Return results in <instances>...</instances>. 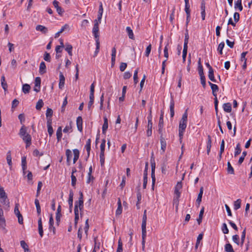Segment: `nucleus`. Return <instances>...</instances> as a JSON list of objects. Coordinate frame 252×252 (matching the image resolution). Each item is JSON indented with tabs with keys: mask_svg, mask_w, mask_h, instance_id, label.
Returning <instances> with one entry per match:
<instances>
[{
	"mask_svg": "<svg viewBox=\"0 0 252 252\" xmlns=\"http://www.w3.org/2000/svg\"><path fill=\"white\" fill-rule=\"evenodd\" d=\"M201 83L204 88L206 87V79L204 75L200 76Z\"/></svg>",
	"mask_w": 252,
	"mask_h": 252,
	"instance_id": "60",
	"label": "nucleus"
},
{
	"mask_svg": "<svg viewBox=\"0 0 252 252\" xmlns=\"http://www.w3.org/2000/svg\"><path fill=\"white\" fill-rule=\"evenodd\" d=\"M227 172L228 174H234V170L232 166H231L230 162L229 161L227 162Z\"/></svg>",
	"mask_w": 252,
	"mask_h": 252,
	"instance_id": "33",
	"label": "nucleus"
},
{
	"mask_svg": "<svg viewBox=\"0 0 252 252\" xmlns=\"http://www.w3.org/2000/svg\"><path fill=\"white\" fill-rule=\"evenodd\" d=\"M163 125V119H159L158 124V131L160 135H163L162 132Z\"/></svg>",
	"mask_w": 252,
	"mask_h": 252,
	"instance_id": "14",
	"label": "nucleus"
},
{
	"mask_svg": "<svg viewBox=\"0 0 252 252\" xmlns=\"http://www.w3.org/2000/svg\"><path fill=\"white\" fill-rule=\"evenodd\" d=\"M75 203L78 204V206L79 207V210L81 212L83 209L84 208V201H83V194L81 191L79 192V197L78 200L76 201Z\"/></svg>",
	"mask_w": 252,
	"mask_h": 252,
	"instance_id": "4",
	"label": "nucleus"
},
{
	"mask_svg": "<svg viewBox=\"0 0 252 252\" xmlns=\"http://www.w3.org/2000/svg\"><path fill=\"white\" fill-rule=\"evenodd\" d=\"M65 154L67 158V162L68 163V164L69 165V161L71 158L72 157L71 151L69 149H67L66 150Z\"/></svg>",
	"mask_w": 252,
	"mask_h": 252,
	"instance_id": "41",
	"label": "nucleus"
},
{
	"mask_svg": "<svg viewBox=\"0 0 252 252\" xmlns=\"http://www.w3.org/2000/svg\"><path fill=\"white\" fill-rule=\"evenodd\" d=\"M47 126L48 128V132L50 136L52 135L54 132L53 127L52 126V120L47 121Z\"/></svg>",
	"mask_w": 252,
	"mask_h": 252,
	"instance_id": "13",
	"label": "nucleus"
},
{
	"mask_svg": "<svg viewBox=\"0 0 252 252\" xmlns=\"http://www.w3.org/2000/svg\"><path fill=\"white\" fill-rule=\"evenodd\" d=\"M22 139L26 143V148L31 145L32 138L29 134H27L26 135L22 136Z\"/></svg>",
	"mask_w": 252,
	"mask_h": 252,
	"instance_id": "10",
	"label": "nucleus"
},
{
	"mask_svg": "<svg viewBox=\"0 0 252 252\" xmlns=\"http://www.w3.org/2000/svg\"><path fill=\"white\" fill-rule=\"evenodd\" d=\"M44 60L48 62H50L51 61V56L49 53L47 52H45L44 55Z\"/></svg>",
	"mask_w": 252,
	"mask_h": 252,
	"instance_id": "54",
	"label": "nucleus"
},
{
	"mask_svg": "<svg viewBox=\"0 0 252 252\" xmlns=\"http://www.w3.org/2000/svg\"><path fill=\"white\" fill-rule=\"evenodd\" d=\"M1 84L3 90L6 91L7 89V84L5 81V77L4 75L1 77Z\"/></svg>",
	"mask_w": 252,
	"mask_h": 252,
	"instance_id": "29",
	"label": "nucleus"
},
{
	"mask_svg": "<svg viewBox=\"0 0 252 252\" xmlns=\"http://www.w3.org/2000/svg\"><path fill=\"white\" fill-rule=\"evenodd\" d=\"M160 142L161 144V150H162L161 154H163L166 148V142L163 137V135L160 136Z\"/></svg>",
	"mask_w": 252,
	"mask_h": 252,
	"instance_id": "9",
	"label": "nucleus"
},
{
	"mask_svg": "<svg viewBox=\"0 0 252 252\" xmlns=\"http://www.w3.org/2000/svg\"><path fill=\"white\" fill-rule=\"evenodd\" d=\"M41 79L39 77H37L35 79L34 81V91L36 92H39L40 89Z\"/></svg>",
	"mask_w": 252,
	"mask_h": 252,
	"instance_id": "8",
	"label": "nucleus"
},
{
	"mask_svg": "<svg viewBox=\"0 0 252 252\" xmlns=\"http://www.w3.org/2000/svg\"><path fill=\"white\" fill-rule=\"evenodd\" d=\"M27 134V133L26 132V127H25L24 126H22L20 130V135H21V137H22L24 135H26Z\"/></svg>",
	"mask_w": 252,
	"mask_h": 252,
	"instance_id": "58",
	"label": "nucleus"
},
{
	"mask_svg": "<svg viewBox=\"0 0 252 252\" xmlns=\"http://www.w3.org/2000/svg\"><path fill=\"white\" fill-rule=\"evenodd\" d=\"M246 228H245L242 233L241 238V246H242L244 244L245 237H246Z\"/></svg>",
	"mask_w": 252,
	"mask_h": 252,
	"instance_id": "49",
	"label": "nucleus"
},
{
	"mask_svg": "<svg viewBox=\"0 0 252 252\" xmlns=\"http://www.w3.org/2000/svg\"><path fill=\"white\" fill-rule=\"evenodd\" d=\"M46 65L44 62H42L39 66V73L41 74H43L46 72Z\"/></svg>",
	"mask_w": 252,
	"mask_h": 252,
	"instance_id": "23",
	"label": "nucleus"
},
{
	"mask_svg": "<svg viewBox=\"0 0 252 252\" xmlns=\"http://www.w3.org/2000/svg\"><path fill=\"white\" fill-rule=\"evenodd\" d=\"M234 8L238 9L240 11H242L243 6L242 4V0H237L235 2Z\"/></svg>",
	"mask_w": 252,
	"mask_h": 252,
	"instance_id": "21",
	"label": "nucleus"
},
{
	"mask_svg": "<svg viewBox=\"0 0 252 252\" xmlns=\"http://www.w3.org/2000/svg\"><path fill=\"white\" fill-rule=\"evenodd\" d=\"M146 237V232H142V250H144L145 245V239Z\"/></svg>",
	"mask_w": 252,
	"mask_h": 252,
	"instance_id": "46",
	"label": "nucleus"
},
{
	"mask_svg": "<svg viewBox=\"0 0 252 252\" xmlns=\"http://www.w3.org/2000/svg\"><path fill=\"white\" fill-rule=\"evenodd\" d=\"M151 48H152L151 44L149 45L147 47L146 51H145V56L147 57H148L149 56V55H150L151 51Z\"/></svg>",
	"mask_w": 252,
	"mask_h": 252,
	"instance_id": "55",
	"label": "nucleus"
},
{
	"mask_svg": "<svg viewBox=\"0 0 252 252\" xmlns=\"http://www.w3.org/2000/svg\"><path fill=\"white\" fill-rule=\"evenodd\" d=\"M57 139L58 141H60L62 137V128L61 126H59L56 132Z\"/></svg>",
	"mask_w": 252,
	"mask_h": 252,
	"instance_id": "25",
	"label": "nucleus"
},
{
	"mask_svg": "<svg viewBox=\"0 0 252 252\" xmlns=\"http://www.w3.org/2000/svg\"><path fill=\"white\" fill-rule=\"evenodd\" d=\"M170 111L171 117L172 118L174 116V101L172 97L170 103Z\"/></svg>",
	"mask_w": 252,
	"mask_h": 252,
	"instance_id": "17",
	"label": "nucleus"
},
{
	"mask_svg": "<svg viewBox=\"0 0 252 252\" xmlns=\"http://www.w3.org/2000/svg\"><path fill=\"white\" fill-rule=\"evenodd\" d=\"M73 191L72 189L69 190V198L68 200V205H69V212L71 213L72 212V209L73 207Z\"/></svg>",
	"mask_w": 252,
	"mask_h": 252,
	"instance_id": "5",
	"label": "nucleus"
},
{
	"mask_svg": "<svg viewBox=\"0 0 252 252\" xmlns=\"http://www.w3.org/2000/svg\"><path fill=\"white\" fill-rule=\"evenodd\" d=\"M126 32L128 34V37L130 39H134V34L133 33L132 30L129 27H127L126 28Z\"/></svg>",
	"mask_w": 252,
	"mask_h": 252,
	"instance_id": "36",
	"label": "nucleus"
},
{
	"mask_svg": "<svg viewBox=\"0 0 252 252\" xmlns=\"http://www.w3.org/2000/svg\"><path fill=\"white\" fill-rule=\"evenodd\" d=\"M6 159L8 164L10 166H12V158L10 155V152H8L7 154Z\"/></svg>",
	"mask_w": 252,
	"mask_h": 252,
	"instance_id": "50",
	"label": "nucleus"
},
{
	"mask_svg": "<svg viewBox=\"0 0 252 252\" xmlns=\"http://www.w3.org/2000/svg\"><path fill=\"white\" fill-rule=\"evenodd\" d=\"M223 109L226 112L229 113L231 111V104L229 102L224 103Z\"/></svg>",
	"mask_w": 252,
	"mask_h": 252,
	"instance_id": "20",
	"label": "nucleus"
},
{
	"mask_svg": "<svg viewBox=\"0 0 252 252\" xmlns=\"http://www.w3.org/2000/svg\"><path fill=\"white\" fill-rule=\"evenodd\" d=\"M123 252V243L121 240L120 239L118 241V246L117 250V252Z\"/></svg>",
	"mask_w": 252,
	"mask_h": 252,
	"instance_id": "53",
	"label": "nucleus"
},
{
	"mask_svg": "<svg viewBox=\"0 0 252 252\" xmlns=\"http://www.w3.org/2000/svg\"><path fill=\"white\" fill-rule=\"evenodd\" d=\"M232 240L233 242L237 245H239V237L238 235H234L232 236Z\"/></svg>",
	"mask_w": 252,
	"mask_h": 252,
	"instance_id": "56",
	"label": "nucleus"
},
{
	"mask_svg": "<svg viewBox=\"0 0 252 252\" xmlns=\"http://www.w3.org/2000/svg\"><path fill=\"white\" fill-rule=\"evenodd\" d=\"M214 103H215V111H216V115H217V117H219L218 116V103H219V101H218V98H217V97H216V98H214Z\"/></svg>",
	"mask_w": 252,
	"mask_h": 252,
	"instance_id": "51",
	"label": "nucleus"
},
{
	"mask_svg": "<svg viewBox=\"0 0 252 252\" xmlns=\"http://www.w3.org/2000/svg\"><path fill=\"white\" fill-rule=\"evenodd\" d=\"M211 89L212 91V94L215 96V98H216V97H217V92H218L219 90V87L217 85L214 84V85H212Z\"/></svg>",
	"mask_w": 252,
	"mask_h": 252,
	"instance_id": "35",
	"label": "nucleus"
},
{
	"mask_svg": "<svg viewBox=\"0 0 252 252\" xmlns=\"http://www.w3.org/2000/svg\"><path fill=\"white\" fill-rule=\"evenodd\" d=\"M222 231L224 234H228L229 232L228 229L227 227L226 223H224L222 226Z\"/></svg>",
	"mask_w": 252,
	"mask_h": 252,
	"instance_id": "59",
	"label": "nucleus"
},
{
	"mask_svg": "<svg viewBox=\"0 0 252 252\" xmlns=\"http://www.w3.org/2000/svg\"><path fill=\"white\" fill-rule=\"evenodd\" d=\"M5 226V220L4 217L0 218V226L3 228H4Z\"/></svg>",
	"mask_w": 252,
	"mask_h": 252,
	"instance_id": "61",
	"label": "nucleus"
},
{
	"mask_svg": "<svg viewBox=\"0 0 252 252\" xmlns=\"http://www.w3.org/2000/svg\"><path fill=\"white\" fill-rule=\"evenodd\" d=\"M65 50L68 52L69 56H71L72 55V46L71 45L69 44H66Z\"/></svg>",
	"mask_w": 252,
	"mask_h": 252,
	"instance_id": "43",
	"label": "nucleus"
},
{
	"mask_svg": "<svg viewBox=\"0 0 252 252\" xmlns=\"http://www.w3.org/2000/svg\"><path fill=\"white\" fill-rule=\"evenodd\" d=\"M224 249L226 252H235L232 245L229 243L226 244L225 245Z\"/></svg>",
	"mask_w": 252,
	"mask_h": 252,
	"instance_id": "38",
	"label": "nucleus"
},
{
	"mask_svg": "<svg viewBox=\"0 0 252 252\" xmlns=\"http://www.w3.org/2000/svg\"><path fill=\"white\" fill-rule=\"evenodd\" d=\"M247 154V153L246 151H244L243 152L242 156L239 158V159L238 160L239 164H241L242 163V162L244 161V160Z\"/></svg>",
	"mask_w": 252,
	"mask_h": 252,
	"instance_id": "47",
	"label": "nucleus"
},
{
	"mask_svg": "<svg viewBox=\"0 0 252 252\" xmlns=\"http://www.w3.org/2000/svg\"><path fill=\"white\" fill-rule=\"evenodd\" d=\"M59 78L60 81L59 84V87L60 89H62L64 85L65 78L63 76V74L61 72H60V73Z\"/></svg>",
	"mask_w": 252,
	"mask_h": 252,
	"instance_id": "11",
	"label": "nucleus"
},
{
	"mask_svg": "<svg viewBox=\"0 0 252 252\" xmlns=\"http://www.w3.org/2000/svg\"><path fill=\"white\" fill-rule=\"evenodd\" d=\"M241 152V149L240 147V144L238 143L235 149L234 156L236 157L239 155Z\"/></svg>",
	"mask_w": 252,
	"mask_h": 252,
	"instance_id": "40",
	"label": "nucleus"
},
{
	"mask_svg": "<svg viewBox=\"0 0 252 252\" xmlns=\"http://www.w3.org/2000/svg\"><path fill=\"white\" fill-rule=\"evenodd\" d=\"M94 24L93 29V33L95 38V40L99 39V24L97 20H95Z\"/></svg>",
	"mask_w": 252,
	"mask_h": 252,
	"instance_id": "3",
	"label": "nucleus"
},
{
	"mask_svg": "<svg viewBox=\"0 0 252 252\" xmlns=\"http://www.w3.org/2000/svg\"><path fill=\"white\" fill-rule=\"evenodd\" d=\"M53 110L52 109L48 108L46 110V116L47 118V121H48L49 120H52L51 117L53 115Z\"/></svg>",
	"mask_w": 252,
	"mask_h": 252,
	"instance_id": "28",
	"label": "nucleus"
},
{
	"mask_svg": "<svg viewBox=\"0 0 252 252\" xmlns=\"http://www.w3.org/2000/svg\"><path fill=\"white\" fill-rule=\"evenodd\" d=\"M73 152L74 154L73 163H75L79 158V151L78 149H74Z\"/></svg>",
	"mask_w": 252,
	"mask_h": 252,
	"instance_id": "32",
	"label": "nucleus"
},
{
	"mask_svg": "<svg viewBox=\"0 0 252 252\" xmlns=\"http://www.w3.org/2000/svg\"><path fill=\"white\" fill-rule=\"evenodd\" d=\"M83 120L81 116H79L77 118L76 120V125L77 126L78 130L81 132L83 129Z\"/></svg>",
	"mask_w": 252,
	"mask_h": 252,
	"instance_id": "12",
	"label": "nucleus"
},
{
	"mask_svg": "<svg viewBox=\"0 0 252 252\" xmlns=\"http://www.w3.org/2000/svg\"><path fill=\"white\" fill-rule=\"evenodd\" d=\"M7 196L2 187L0 186V199L7 198Z\"/></svg>",
	"mask_w": 252,
	"mask_h": 252,
	"instance_id": "42",
	"label": "nucleus"
},
{
	"mask_svg": "<svg viewBox=\"0 0 252 252\" xmlns=\"http://www.w3.org/2000/svg\"><path fill=\"white\" fill-rule=\"evenodd\" d=\"M208 77L210 80L212 82H216L217 80L215 78L214 74V70L212 69L211 70H209L208 72Z\"/></svg>",
	"mask_w": 252,
	"mask_h": 252,
	"instance_id": "34",
	"label": "nucleus"
},
{
	"mask_svg": "<svg viewBox=\"0 0 252 252\" xmlns=\"http://www.w3.org/2000/svg\"><path fill=\"white\" fill-rule=\"evenodd\" d=\"M247 52H244L241 55V62H247V58L246 56L247 54Z\"/></svg>",
	"mask_w": 252,
	"mask_h": 252,
	"instance_id": "63",
	"label": "nucleus"
},
{
	"mask_svg": "<svg viewBox=\"0 0 252 252\" xmlns=\"http://www.w3.org/2000/svg\"><path fill=\"white\" fill-rule=\"evenodd\" d=\"M188 121V109H186L182 116V118L179 122V135L180 139L183 138L184 132L187 127Z\"/></svg>",
	"mask_w": 252,
	"mask_h": 252,
	"instance_id": "1",
	"label": "nucleus"
},
{
	"mask_svg": "<svg viewBox=\"0 0 252 252\" xmlns=\"http://www.w3.org/2000/svg\"><path fill=\"white\" fill-rule=\"evenodd\" d=\"M155 170V163L152 164L151 177H152V182H153L154 183L156 182Z\"/></svg>",
	"mask_w": 252,
	"mask_h": 252,
	"instance_id": "37",
	"label": "nucleus"
},
{
	"mask_svg": "<svg viewBox=\"0 0 252 252\" xmlns=\"http://www.w3.org/2000/svg\"><path fill=\"white\" fill-rule=\"evenodd\" d=\"M122 206L121 204V201L120 198H118V208L116 211V215H119L122 214Z\"/></svg>",
	"mask_w": 252,
	"mask_h": 252,
	"instance_id": "18",
	"label": "nucleus"
},
{
	"mask_svg": "<svg viewBox=\"0 0 252 252\" xmlns=\"http://www.w3.org/2000/svg\"><path fill=\"white\" fill-rule=\"evenodd\" d=\"M30 90L31 86H30V85L28 84H25L23 85L22 91L24 94H28L30 92Z\"/></svg>",
	"mask_w": 252,
	"mask_h": 252,
	"instance_id": "27",
	"label": "nucleus"
},
{
	"mask_svg": "<svg viewBox=\"0 0 252 252\" xmlns=\"http://www.w3.org/2000/svg\"><path fill=\"white\" fill-rule=\"evenodd\" d=\"M146 222H147V215H146V210H145L144 212V214L142 218V232H146Z\"/></svg>",
	"mask_w": 252,
	"mask_h": 252,
	"instance_id": "7",
	"label": "nucleus"
},
{
	"mask_svg": "<svg viewBox=\"0 0 252 252\" xmlns=\"http://www.w3.org/2000/svg\"><path fill=\"white\" fill-rule=\"evenodd\" d=\"M224 47V42H221L220 43L218 47V51L220 55L222 54V50Z\"/></svg>",
	"mask_w": 252,
	"mask_h": 252,
	"instance_id": "48",
	"label": "nucleus"
},
{
	"mask_svg": "<svg viewBox=\"0 0 252 252\" xmlns=\"http://www.w3.org/2000/svg\"><path fill=\"white\" fill-rule=\"evenodd\" d=\"M106 140L103 139L100 144V153L99 155L100 162L101 166H103L105 162L104 151L105 148Z\"/></svg>",
	"mask_w": 252,
	"mask_h": 252,
	"instance_id": "2",
	"label": "nucleus"
},
{
	"mask_svg": "<svg viewBox=\"0 0 252 252\" xmlns=\"http://www.w3.org/2000/svg\"><path fill=\"white\" fill-rule=\"evenodd\" d=\"M116 49L115 47H114L112 49V54H111V64L112 66H113L115 63V59H116Z\"/></svg>",
	"mask_w": 252,
	"mask_h": 252,
	"instance_id": "16",
	"label": "nucleus"
},
{
	"mask_svg": "<svg viewBox=\"0 0 252 252\" xmlns=\"http://www.w3.org/2000/svg\"><path fill=\"white\" fill-rule=\"evenodd\" d=\"M153 123H148L146 134L148 137L151 136L152 134Z\"/></svg>",
	"mask_w": 252,
	"mask_h": 252,
	"instance_id": "24",
	"label": "nucleus"
},
{
	"mask_svg": "<svg viewBox=\"0 0 252 252\" xmlns=\"http://www.w3.org/2000/svg\"><path fill=\"white\" fill-rule=\"evenodd\" d=\"M20 245L21 247L24 250V251L27 249H29L28 245L24 240L20 241Z\"/></svg>",
	"mask_w": 252,
	"mask_h": 252,
	"instance_id": "57",
	"label": "nucleus"
},
{
	"mask_svg": "<svg viewBox=\"0 0 252 252\" xmlns=\"http://www.w3.org/2000/svg\"><path fill=\"white\" fill-rule=\"evenodd\" d=\"M22 166L23 173L25 174L26 172V170L27 169V162L26 157H23L22 158Z\"/></svg>",
	"mask_w": 252,
	"mask_h": 252,
	"instance_id": "26",
	"label": "nucleus"
},
{
	"mask_svg": "<svg viewBox=\"0 0 252 252\" xmlns=\"http://www.w3.org/2000/svg\"><path fill=\"white\" fill-rule=\"evenodd\" d=\"M204 212V207H202V208H201V210L200 211V213H199V217L197 219V222H198V224H200L201 223V222H202V218H203V215Z\"/></svg>",
	"mask_w": 252,
	"mask_h": 252,
	"instance_id": "30",
	"label": "nucleus"
},
{
	"mask_svg": "<svg viewBox=\"0 0 252 252\" xmlns=\"http://www.w3.org/2000/svg\"><path fill=\"white\" fill-rule=\"evenodd\" d=\"M91 140L90 139H88V140L86 142V144L85 145V148L87 152L88 157H89V156H90V151L91 149Z\"/></svg>",
	"mask_w": 252,
	"mask_h": 252,
	"instance_id": "31",
	"label": "nucleus"
},
{
	"mask_svg": "<svg viewBox=\"0 0 252 252\" xmlns=\"http://www.w3.org/2000/svg\"><path fill=\"white\" fill-rule=\"evenodd\" d=\"M127 67V64L125 63H122L120 66V70L121 71H124Z\"/></svg>",
	"mask_w": 252,
	"mask_h": 252,
	"instance_id": "64",
	"label": "nucleus"
},
{
	"mask_svg": "<svg viewBox=\"0 0 252 252\" xmlns=\"http://www.w3.org/2000/svg\"><path fill=\"white\" fill-rule=\"evenodd\" d=\"M108 120L106 117L104 118V123L102 127V131L103 134H105L106 131L108 128Z\"/></svg>",
	"mask_w": 252,
	"mask_h": 252,
	"instance_id": "19",
	"label": "nucleus"
},
{
	"mask_svg": "<svg viewBox=\"0 0 252 252\" xmlns=\"http://www.w3.org/2000/svg\"><path fill=\"white\" fill-rule=\"evenodd\" d=\"M90 101L88 103V108L90 109L94 101V95L90 94Z\"/></svg>",
	"mask_w": 252,
	"mask_h": 252,
	"instance_id": "52",
	"label": "nucleus"
},
{
	"mask_svg": "<svg viewBox=\"0 0 252 252\" xmlns=\"http://www.w3.org/2000/svg\"><path fill=\"white\" fill-rule=\"evenodd\" d=\"M95 42H96V49H95V51L94 53V56H96L97 55L98 53L99 52V47H100L99 40V39L96 40Z\"/></svg>",
	"mask_w": 252,
	"mask_h": 252,
	"instance_id": "45",
	"label": "nucleus"
},
{
	"mask_svg": "<svg viewBox=\"0 0 252 252\" xmlns=\"http://www.w3.org/2000/svg\"><path fill=\"white\" fill-rule=\"evenodd\" d=\"M203 193V187H201L200 188L199 192L198 194L197 198L196 200V205L197 207H198L202 201V197Z\"/></svg>",
	"mask_w": 252,
	"mask_h": 252,
	"instance_id": "6",
	"label": "nucleus"
},
{
	"mask_svg": "<svg viewBox=\"0 0 252 252\" xmlns=\"http://www.w3.org/2000/svg\"><path fill=\"white\" fill-rule=\"evenodd\" d=\"M71 185L73 187H75L76 183V178L74 175H71Z\"/></svg>",
	"mask_w": 252,
	"mask_h": 252,
	"instance_id": "62",
	"label": "nucleus"
},
{
	"mask_svg": "<svg viewBox=\"0 0 252 252\" xmlns=\"http://www.w3.org/2000/svg\"><path fill=\"white\" fill-rule=\"evenodd\" d=\"M241 200L238 199L234 203V209L235 210H238L241 207Z\"/></svg>",
	"mask_w": 252,
	"mask_h": 252,
	"instance_id": "39",
	"label": "nucleus"
},
{
	"mask_svg": "<svg viewBox=\"0 0 252 252\" xmlns=\"http://www.w3.org/2000/svg\"><path fill=\"white\" fill-rule=\"evenodd\" d=\"M49 223V229L50 231H51V227H53V233L55 234L56 229H55V227L54 226V219H53V216L52 214L50 216Z\"/></svg>",
	"mask_w": 252,
	"mask_h": 252,
	"instance_id": "22",
	"label": "nucleus"
},
{
	"mask_svg": "<svg viewBox=\"0 0 252 252\" xmlns=\"http://www.w3.org/2000/svg\"><path fill=\"white\" fill-rule=\"evenodd\" d=\"M43 105H44V103H43L42 100L39 99L37 101V102L36 104L35 108L37 110H40L41 109V108L43 107Z\"/></svg>",
	"mask_w": 252,
	"mask_h": 252,
	"instance_id": "44",
	"label": "nucleus"
},
{
	"mask_svg": "<svg viewBox=\"0 0 252 252\" xmlns=\"http://www.w3.org/2000/svg\"><path fill=\"white\" fill-rule=\"evenodd\" d=\"M35 29L36 31H40L42 32L43 33H46L48 32V29L45 26H43L42 25H37Z\"/></svg>",
	"mask_w": 252,
	"mask_h": 252,
	"instance_id": "15",
	"label": "nucleus"
}]
</instances>
